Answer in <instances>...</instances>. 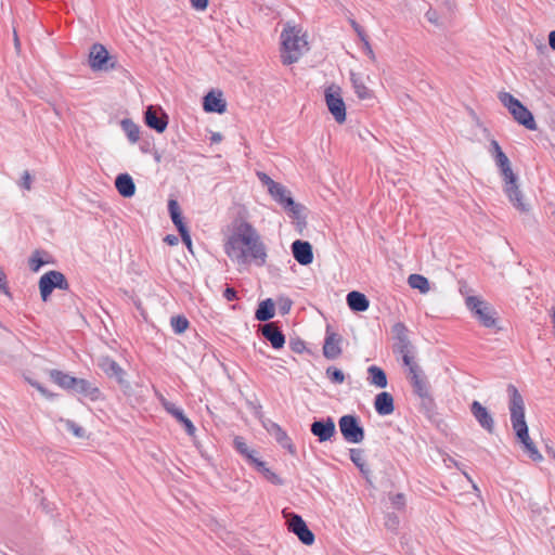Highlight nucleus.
<instances>
[{
    "mask_svg": "<svg viewBox=\"0 0 555 555\" xmlns=\"http://www.w3.org/2000/svg\"><path fill=\"white\" fill-rule=\"evenodd\" d=\"M159 402L167 413L180 422L185 415L181 408L168 401L163 395H158Z\"/></svg>",
    "mask_w": 555,
    "mask_h": 555,
    "instance_id": "nucleus-35",
    "label": "nucleus"
},
{
    "mask_svg": "<svg viewBox=\"0 0 555 555\" xmlns=\"http://www.w3.org/2000/svg\"><path fill=\"white\" fill-rule=\"evenodd\" d=\"M258 179L261 181L263 185L268 188V192H270L273 189V185H276L279 182H275L272 180L267 173L264 172H257Z\"/></svg>",
    "mask_w": 555,
    "mask_h": 555,
    "instance_id": "nucleus-46",
    "label": "nucleus"
},
{
    "mask_svg": "<svg viewBox=\"0 0 555 555\" xmlns=\"http://www.w3.org/2000/svg\"><path fill=\"white\" fill-rule=\"evenodd\" d=\"M281 59L283 64L291 65L299 60L302 52L308 50V42L301 30L296 27H286L281 34Z\"/></svg>",
    "mask_w": 555,
    "mask_h": 555,
    "instance_id": "nucleus-3",
    "label": "nucleus"
},
{
    "mask_svg": "<svg viewBox=\"0 0 555 555\" xmlns=\"http://www.w3.org/2000/svg\"><path fill=\"white\" fill-rule=\"evenodd\" d=\"M291 349L297 353H301L305 350V344L301 340H291Z\"/></svg>",
    "mask_w": 555,
    "mask_h": 555,
    "instance_id": "nucleus-57",
    "label": "nucleus"
},
{
    "mask_svg": "<svg viewBox=\"0 0 555 555\" xmlns=\"http://www.w3.org/2000/svg\"><path fill=\"white\" fill-rule=\"evenodd\" d=\"M256 415L261 422L263 428L268 431L270 436H272L275 439V441L282 448L287 449L289 452H294L291 438L279 424L271 421L270 418L264 417L260 411L256 412Z\"/></svg>",
    "mask_w": 555,
    "mask_h": 555,
    "instance_id": "nucleus-14",
    "label": "nucleus"
},
{
    "mask_svg": "<svg viewBox=\"0 0 555 555\" xmlns=\"http://www.w3.org/2000/svg\"><path fill=\"white\" fill-rule=\"evenodd\" d=\"M343 336L327 324L322 347L324 358L330 361L338 359L343 353Z\"/></svg>",
    "mask_w": 555,
    "mask_h": 555,
    "instance_id": "nucleus-12",
    "label": "nucleus"
},
{
    "mask_svg": "<svg viewBox=\"0 0 555 555\" xmlns=\"http://www.w3.org/2000/svg\"><path fill=\"white\" fill-rule=\"evenodd\" d=\"M168 210L172 222L182 220L180 207L176 199H170L168 202Z\"/></svg>",
    "mask_w": 555,
    "mask_h": 555,
    "instance_id": "nucleus-40",
    "label": "nucleus"
},
{
    "mask_svg": "<svg viewBox=\"0 0 555 555\" xmlns=\"http://www.w3.org/2000/svg\"><path fill=\"white\" fill-rule=\"evenodd\" d=\"M408 332H409L408 327L402 322H397L392 326V333L395 335L397 343L410 341L409 337H408Z\"/></svg>",
    "mask_w": 555,
    "mask_h": 555,
    "instance_id": "nucleus-38",
    "label": "nucleus"
},
{
    "mask_svg": "<svg viewBox=\"0 0 555 555\" xmlns=\"http://www.w3.org/2000/svg\"><path fill=\"white\" fill-rule=\"evenodd\" d=\"M179 423H181L183 425V427L189 436L195 435L196 428L189 417L184 416Z\"/></svg>",
    "mask_w": 555,
    "mask_h": 555,
    "instance_id": "nucleus-49",
    "label": "nucleus"
},
{
    "mask_svg": "<svg viewBox=\"0 0 555 555\" xmlns=\"http://www.w3.org/2000/svg\"><path fill=\"white\" fill-rule=\"evenodd\" d=\"M258 179L261 181L263 185L268 188V192H270L273 189V185H276L279 182H275L272 180L267 173L264 172H257Z\"/></svg>",
    "mask_w": 555,
    "mask_h": 555,
    "instance_id": "nucleus-45",
    "label": "nucleus"
},
{
    "mask_svg": "<svg viewBox=\"0 0 555 555\" xmlns=\"http://www.w3.org/2000/svg\"><path fill=\"white\" fill-rule=\"evenodd\" d=\"M350 25L353 28V30L357 33V35L361 41H363L364 39L367 38V35L364 31V29L354 20H350Z\"/></svg>",
    "mask_w": 555,
    "mask_h": 555,
    "instance_id": "nucleus-53",
    "label": "nucleus"
},
{
    "mask_svg": "<svg viewBox=\"0 0 555 555\" xmlns=\"http://www.w3.org/2000/svg\"><path fill=\"white\" fill-rule=\"evenodd\" d=\"M504 179V191L511 203L520 211H527L528 207L522 202V194L517 184V176L513 172L511 164L499 168Z\"/></svg>",
    "mask_w": 555,
    "mask_h": 555,
    "instance_id": "nucleus-5",
    "label": "nucleus"
},
{
    "mask_svg": "<svg viewBox=\"0 0 555 555\" xmlns=\"http://www.w3.org/2000/svg\"><path fill=\"white\" fill-rule=\"evenodd\" d=\"M181 236V240L182 242L185 244V246L188 247V249L190 251H192V240H191V235H190V232H184L182 234H180Z\"/></svg>",
    "mask_w": 555,
    "mask_h": 555,
    "instance_id": "nucleus-60",
    "label": "nucleus"
},
{
    "mask_svg": "<svg viewBox=\"0 0 555 555\" xmlns=\"http://www.w3.org/2000/svg\"><path fill=\"white\" fill-rule=\"evenodd\" d=\"M343 438L349 443H361L364 440V428L358 416L352 414L343 415L338 421Z\"/></svg>",
    "mask_w": 555,
    "mask_h": 555,
    "instance_id": "nucleus-7",
    "label": "nucleus"
},
{
    "mask_svg": "<svg viewBox=\"0 0 555 555\" xmlns=\"http://www.w3.org/2000/svg\"><path fill=\"white\" fill-rule=\"evenodd\" d=\"M408 283L410 287L418 289L422 294H426L430 289L429 281L421 274H411L408 279Z\"/></svg>",
    "mask_w": 555,
    "mask_h": 555,
    "instance_id": "nucleus-34",
    "label": "nucleus"
},
{
    "mask_svg": "<svg viewBox=\"0 0 555 555\" xmlns=\"http://www.w3.org/2000/svg\"><path fill=\"white\" fill-rule=\"evenodd\" d=\"M326 377L333 383V384H343L345 382V374L341 370L335 367V366H328L326 369Z\"/></svg>",
    "mask_w": 555,
    "mask_h": 555,
    "instance_id": "nucleus-39",
    "label": "nucleus"
},
{
    "mask_svg": "<svg viewBox=\"0 0 555 555\" xmlns=\"http://www.w3.org/2000/svg\"><path fill=\"white\" fill-rule=\"evenodd\" d=\"M262 336L270 341L272 348L280 349L285 344V335L276 322H269L260 327Z\"/></svg>",
    "mask_w": 555,
    "mask_h": 555,
    "instance_id": "nucleus-19",
    "label": "nucleus"
},
{
    "mask_svg": "<svg viewBox=\"0 0 555 555\" xmlns=\"http://www.w3.org/2000/svg\"><path fill=\"white\" fill-rule=\"evenodd\" d=\"M411 348L412 347H411V343L410 341L396 343V345H395V352L399 353V354H401V357H403V354L412 353Z\"/></svg>",
    "mask_w": 555,
    "mask_h": 555,
    "instance_id": "nucleus-44",
    "label": "nucleus"
},
{
    "mask_svg": "<svg viewBox=\"0 0 555 555\" xmlns=\"http://www.w3.org/2000/svg\"><path fill=\"white\" fill-rule=\"evenodd\" d=\"M408 379L413 388V392L422 400V404L427 409H431L434 400L430 395L429 383L423 370H412V373L408 374Z\"/></svg>",
    "mask_w": 555,
    "mask_h": 555,
    "instance_id": "nucleus-10",
    "label": "nucleus"
},
{
    "mask_svg": "<svg viewBox=\"0 0 555 555\" xmlns=\"http://www.w3.org/2000/svg\"><path fill=\"white\" fill-rule=\"evenodd\" d=\"M335 433L336 427L332 417L314 421V436L318 437L320 442L330 440Z\"/></svg>",
    "mask_w": 555,
    "mask_h": 555,
    "instance_id": "nucleus-23",
    "label": "nucleus"
},
{
    "mask_svg": "<svg viewBox=\"0 0 555 555\" xmlns=\"http://www.w3.org/2000/svg\"><path fill=\"white\" fill-rule=\"evenodd\" d=\"M120 126L130 143L134 144L139 141L140 127L133 120L125 118L120 121Z\"/></svg>",
    "mask_w": 555,
    "mask_h": 555,
    "instance_id": "nucleus-33",
    "label": "nucleus"
},
{
    "mask_svg": "<svg viewBox=\"0 0 555 555\" xmlns=\"http://www.w3.org/2000/svg\"><path fill=\"white\" fill-rule=\"evenodd\" d=\"M363 43V50L365 52V54L372 60V61H375V53L371 47V43L369 41V38L364 39L362 41Z\"/></svg>",
    "mask_w": 555,
    "mask_h": 555,
    "instance_id": "nucleus-56",
    "label": "nucleus"
},
{
    "mask_svg": "<svg viewBox=\"0 0 555 555\" xmlns=\"http://www.w3.org/2000/svg\"><path fill=\"white\" fill-rule=\"evenodd\" d=\"M191 5L196 10H205L208 5V0H190Z\"/></svg>",
    "mask_w": 555,
    "mask_h": 555,
    "instance_id": "nucleus-58",
    "label": "nucleus"
},
{
    "mask_svg": "<svg viewBox=\"0 0 555 555\" xmlns=\"http://www.w3.org/2000/svg\"><path fill=\"white\" fill-rule=\"evenodd\" d=\"M0 292L4 295L11 297L10 289L7 284V275L5 273L0 269Z\"/></svg>",
    "mask_w": 555,
    "mask_h": 555,
    "instance_id": "nucleus-52",
    "label": "nucleus"
},
{
    "mask_svg": "<svg viewBox=\"0 0 555 555\" xmlns=\"http://www.w3.org/2000/svg\"><path fill=\"white\" fill-rule=\"evenodd\" d=\"M66 427L69 431H72L76 437L78 438H83L85 437V429L79 426L78 424H76L75 422L73 421H67L66 422Z\"/></svg>",
    "mask_w": 555,
    "mask_h": 555,
    "instance_id": "nucleus-43",
    "label": "nucleus"
},
{
    "mask_svg": "<svg viewBox=\"0 0 555 555\" xmlns=\"http://www.w3.org/2000/svg\"><path fill=\"white\" fill-rule=\"evenodd\" d=\"M37 390L46 398L53 399L54 393L50 392L46 387H43L41 384L37 386Z\"/></svg>",
    "mask_w": 555,
    "mask_h": 555,
    "instance_id": "nucleus-61",
    "label": "nucleus"
},
{
    "mask_svg": "<svg viewBox=\"0 0 555 555\" xmlns=\"http://www.w3.org/2000/svg\"><path fill=\"white\" fill-rule=\"evenodd\" d=\"M223 297L228 300V301H234L237 299V293L236 291L233 288V287H225V289L223 291Z\"/></svg>",
    "mask_w": 555,
    "mask_h": 555,
    "instance_id": "nucleus-55",
    "label": "nucleus"
},
{
    "mask_svg": "<svg viewBox=\"0 0 555 555\" xmlns=\"http://www.w3.org/2000/svg\"><path fill=\"white\" fill-rule=\"evenodd\" d=\"M46 261L40 257V251L36 250L29 258V267L34 272H37Z\"/></svg>",
    "mask_w": 555,
    "mask_h": 555,
    "instance_id": "nucleus-41",
    "label": "nucleus"
},
{
    "mask_svg": "<svg viewBox=\"0 0 555 555\" xmlns=\"http://www.w3.org/2000/svg\"><path fill=\"white\" fill-rule=\"evenodd\" d=\"M115 186L124 197H131L135 192V185L128 173H120L116 177Z\"/></svg>",
    "mask_w": 555,
    "mask_h": 555,
    "instance_id": "nucleus-27",
    "label": "nucleus"
},
{
    "mask_svg": "<svg viewBox=\"0 0 555 555\" xmlns=\"http://www.w3.org/2000/svg\"><path fill=\"white\" fill-rule=\"evenodd\" d=\"M499 99L519 125L529 130L537 129L532 113L518 99L508 92H501Z\"/></svg>",
    "mask_w": 555,
    "mask_h": 555,
    "instance_id": "nucleus-4",
    "label": "nucleus"
},
{
    "mask_svg": "<svg viewBox=\"0 0 555 555\" xmlns=\"http://www.w3.org/2000/svg\"><path fill=\"white\" fill-rule=\"evenodd\" d=\"M292 253L294 258L300 264H309L312 262V246L309 242L297 240L292 244Z\"/></svg>",
    "mask_w": 555,
    "mask_h": 555,
    "instance_id": "nucleus-22",
    "label": "nucleus"
},
{
    "mask_svg": "<svg viewBox=\"0 0 555 555\" xmlns=\"http://www.w3.org/2000/svg\"><path fill=\"white\" fill-rule=\"evenodd\" d=\"M489 152L491 153L492 157L495 158V156H498V153L499 152H503L500 144L498 143V141L495 140H492L490 142V150Z\"/></svg>",
    "mask_w": 555,
    "mask_h": 555,
    "instance_id": "nucleus-59",
    "label": "nucleus"
},
{
    "mask_svg": "<svg viewBox=\"0 0 555 555\" xmlns=\"http://www.w3.org/2000/svg\"><path fill=\"white\" fill-rule=\"evenodd\" d=\"M203 107L207 113L223 114L227 111V103L220 91H210L204 96Z\"/></svg>",
    "mask_w": 555,
    "mask_h": 555,
    "instance_id": "nucleus-21",
    "label": "nucleus"
},
{
    "mask_svg": "<svg viewBox=\"0 0 555 555\" xmlns=\"http://www.w3.org/2000/svg\"><path fill=\"white\" fill-rule=\"evenodd\" d=\"M427 21L431 24H435L437 26L440 25L439 23V15L436 10L429 9L425 14Z\"/></svg>",
    "mask_w": 555,
    "mask_h": 555,
    "instance_id": "nucleus-54",
    "label": "nucleus"
},
{
    "mask_svg": "<svg viewBox=\"0 0 555 555\" xmlns=\"http://www.w3.org/2000/svg\"><path fill=\"white\" fill-rule=\"evenodd\" d=\"M274 317V302L271 298L261 301L255 312V318L258 321H269Z\"/></svg>",
    "mask_w": 555,
    "mask_h": 555,
    "instance_id": "nucleus-32",
    "label": "nucleus"
},
{
    "mask_svg": "<svg viewBox=\"0 0 555 555\" xmlns=\"http://www.w3.org/2000/svg\"><path fill=\"white\" fill-rule=\"evenodd\" d=\"M72 392L93 402L102 399L103 397L101 389L95 384L85 378L77 379V384H75Z\"/></svg>",
    "mask_w": 555,
    "mask_h": 555,
    "instance_id": "nucleus-18",
    "label": "nucleus"
},
{
    "mask_svg": "<svg viewBox=\"0 0 555 555\" xmlns=\"http://www.w3.org/2000/svg\"><path fill=\"white\" fill-rule=\"evenodd\" d=\"M292 301L288 298H280L278 300V308L282 315L287 314L291 310Z\"/></svg>",
    "mask_w": 555,
    "mask_h": 555,
    "instance_id": "nucleus-47",
    "label": "nucleus"
},
{
    "mask_svg": "<svg viewBox=\"0 0 555 555\" xmlns=\"http://www.w3.org/2000/svg\"><path fill=\"white\" fill-rule=\"evenodd\" d=\"M269 194L285 209L289 217L296 220L301 218V206L294 202L291 191L283 184L273 185Z\"/></svg>",
    "mask_w": 555,
    "mask_h": 555,
    "instance_id": "nucleus-11",
    "label": "nucleus"
},
{
    "mask_svg": "<svg viewBox=\"0 0 555 555\" xmlns=\"http://www.w3.org/2000/svg\"><path fill=\"white\" fill-rule=\"evenodd\" d=\"M350 460L359 468L366 481L371 482V469L365 463L364 451L362 449H350Z\"/></svg>",
    "mask_w": 555,
    "mask_h": 555,
    "instance_id": "nucleus-28",
    "label": "nucleus"
},
{
    "mask_svg": "<svg viewBox=\"0 0 555 555\" xmlns=\"http://www.w3.org/2000/svg\"><path fill=\"white\" fill-rule=\"evenodd\" d=\"M50 378L53 383L60 386L62 389L73 391L75 384H77V377H74L60 370H51L49 372Z\"/></svg>",
    "mask_w": 555,
    "mask_h": 555,
    "instance_id": "nucleus-25",
    "label": "nucleus"
},
{
    "mask_svg": "<svg viewBox=\"0 0 555 555\" xmlns=\"http://www.w3.org/2000/svg\"><path fill=\"white\" fill-rule=\"evenodd\" d=\"M493 159L499 168L504 167V166L507 167V165L511 164L508 157L505 155L504 152H499L498 156H495V158H493Z\"/></svg>",
    "mask_w": 555,
    "mask_h": 555,
    "instance_id": "nucleus-51",
    "label": "nucleus"
},
{
    "mask_svg": "<svg viewBox=\"0 0 555 555\" xmlns=\"http://www.w3.org/2000/svg\"><path fill=\"white\" fill-rule=\"evenodd\" d=\"M350 80H351L352 87L354 89V93L357 94V96L359 99H361V100L372 99L373 92L365 86V83L360 75H358L356 73H350Z\"/></svg>",
    "mask_w": 555,
    "mask_h": 555,
    "instance_id": "nucleus-29",
    "label": "nucleus"
},
{
    "mask_svg": "<svg viewBox=\"0 0 555 555\" xmlns=\"http://www.w3.org/2000/svg\"><path fill=\"white\" fill-rule=\"evenodd\" d=\"M170 324L176 334H182L189 327V321L183 315H175L170 319Z\"/></svg>",
    "mask_w": 555,
    "mask_h": 555,
    "instance_id": "nucleus-37",
    "label": "nucleus"
},
{
    "mask_svg": "<svg viewBox=\"0 0 555 555\" xmlns=\"http://www.w3.org/2000/svg\"><path fill=\"white\" fill-rule=\"evenodd\" d=\"M403 364L408 367L409 372L408 374L412 373V370L416 369L420 370L421 366L414 361V357L412 353L410 354H403L402 357Z\"/></svg>",
    "mask_w": 555,
    "mask_h": 555,
    "instance_id": "nucleus-42",
    "label": "nucleus"
},
{
    "mask_svg": "<svg viewBox=\"0 0 555 555\" xmlns=\"http://www.w3.org/2000/svg\"><path fill=\"white\" fill-rule=\"evenodd\" d=\"M470 413L478 424L489 434L494 431V420L491 413L479 401L475 400L470 404Z\"/></svg>",
    "mask_w": 555,
    "mask_h": 555,
    "instance_id": "nucleus-17",
    "label": "nucleus"
},
{
    "mask_svg": "<svg viewBox=\"0 0 555 555\" xmlns=\"http://www.w3.org/2000/svg\"><path fill=\"white\" fill-rule=\"evenodd\" d=\"M369 382L378 388H385L387 386V375L383 369L376 365H371L367 369Z\"/></svg>",
    "mask_w": 555,
    "mask_h": 555,
    "instance_id": "nucleus-31",
    "label": "nucleus"
},
{
    "mask_svg": "<svg viewBox=\"0 0 555 555\" xmlns=\"http://www.w3.org/2000/svg\"><path fill=\"white\" fill-rule=\"evenodd\" d=\"M233 448L237 453L246 459V461L251 465L256 462L257 457L255 456V450L250 449L245 439L242 436H235L233 439Z\"/></svg>",
    "mask_w": 555,
    "mask_h": 555,
    "instance_id": "nucleus-30",
    "label": "nucleus"
},
{
    "mask_svg": "<svg viewBox=\"0 0 555 555\" xmlns=\"http://www.w3.org/2000/svg\"><path fill=\"white\" fill-rule=\"evenodd\" d=\"M508 393V410L511 414L512 427L517 440L522 444L525 453L534 462L542 461V455L531 440L528 431V425L525 420V402L517 387L509 384L506 389Z\"/></svg>",
    "mask_w": 555,
    "mask_h": 555,
    "instance_id": "nucleus-2",
    "label": "nucleus"
},
{
    "mask_svg": "<svg viewBox=\"0 0 555 555\" xmlns=\"http://www.w3.org/2000/svg\"><path fill=\"white\" fill-rule=\"evenodd\" d=\"M173 224L176 225V228H177V230H178L179 234H182V233H184V232H188V231H189V230H188V228H186V225H185V223L183 222V220L176 221V222H173Z\"/></svg>",
    "mask_w": 555,
    "mask_h": 555,
    "instance_id": "nucleus-62",
    "label": "nucleus"
},
{
    "mask_svg": "<svg viewBox=\"0 0 555 555\" xmlns=\"http://www.w3.org/2000/svg\"><path fill=\"white\" fill-rule=\"evenodd\" d=\"M224 251L238 264L254 261L257 266H263L267 258L264 244L248 222H242L236 227L224 245Z\"/></svg>",
    "mask_w": 555,
    "mask_h": 555,
    "instance_id": "nucleus-1",
    "label": "nucleus"
},
{
    "mask_svg": "<svg viewBox=\"0 0 555 555\" xmlns=\"http://www.w3.org/2000/svg\"><path fill=\"white\" fill-rule=\"evenodd\" d=\"M144 121L147 127L162 133L167 128L168 116L160 107L150 105L144 113Z\"/></svg>",
    "mask_w": 555,
    "mask_h": 555,
    "instance_id": "nucleus-16",
    "label": "nucleus"
},
{
    "mask_svg": "<svg viewBox=\"0 0 555 555\" xmlns=\"http://www.w3.org/2000/svg\"><path fill=\"white\" fill-rule=\"evenodd\" d=\"M251 465H254V467L259 473H261L270 482L274 485L281 483V479L279 478V476L275 473H273L270 468H268L264 462L257 459L256 462H254Z\"/></svg>",
    "mask_w": 555,
    "mask_h": 555,
    "instance_id": "nucleus-36",
    "label": "nucleus"
},
{
    "mask_svg": "<svg viewBox=\"0 0 555 555\" xmlns=\"http://www.w3.org/2000/svg\"><path fill=\"white\" fill-rule=\"evenodd\" d=\"M548 44L553 50H555V30L548 34Z\"/></svg>",
    "mask_w": 555,
    "mask_h": 555,
    "instance_id": "nucleus-64",
    "label": "nucleus"
},
{
    "mask_svg": "<svg viewBox=\"0 0 555 555\" xmlns=\"http://www.w3.org/2000/svg\"><path fill=\"white\" fill-rule=\"evenodd\" d=\"M346 300L350 310L354 312H364L369 309L370 306V301L366 296L357 291L348 293Z\"/></svg>",
    "mask_w": 555,
    "mask_h": 555,
    "instance_id": "nucleus-26",
    "label": "nucleus"
},
{
    "mask_svg": "<svg viewBox=\"0 0 555 555\" xmlns=\"http://www.w3.org/2000/svg\"><path fill=\"white\" fill-rule=\"evenodd\" d=\"M391 504L393 507L401 509L405 505L404 495L402 493H396L390 496Z\"/></svg>",
    "mask_w": 555,
    "mask_h": 555,
    "instance_id": "nucleus-48",
    "label": "nucleus"
},
{
    "mask_svg": "<svg viewBox=\"0 0 555 555\" xmlns=\"http://www.w3.org/2000/svg\"><path fill=\"white\" fill-rule=\"evenodd\" d=\"M98 366L107 375V377L115 378L120 384L124 382V369L111 357H100L98 359Z\"/></svg>",
    "mask_w": 555,
    "mask_h": 555,
    "instance_id": "nucleus-20",
    "label": "nucleus"
},
{
    "mask_svg": "<svg viewBox=\"0 0 555 555\" xmlns=\"http://www.w3.org/2000/svg\"><path fill=\"white\" fill-rule=\"evenodd\" d=\"M55 288L67 291L69 288V283L62 272L51 270L44 273L39 280L41 299L43 301H48Z\"/></svg>",
    "mask_w": 555,
    "mask_h": 555,
    "instance_id": "nucleus-8",
    "label": "nucleus"
},
{
    "mask_svg": "<svg viewBox=\"0 0 555 555\" xmlns=\"http://www.w3.org/2000/svg\"><path fill=\"white\" fill-rule=\"evenodd\" d=\"M109 55L104 46L94 43L89 54V65L92 70H107L114 68L115 64L108 65Z\"/></svg>",
    "mask_w": 555,
    "mask_h": 555,
    "instance_id": "nucleus-15",
    "label": "nucleus"
},
{
    "mask_svg": "<svg viewBox=\"0 0 555 555\" xmlns=\"http://www.w3.org/2000/svg\"><path fill=\"white\" fill-rule=\"evenodd\" d=\"M374 408L379 415L385 416L391 414L395 410L393 397L387 391L376 395Z\"/></svg>",
    "mask_w": 555,
    "mask_h": 555,
    "instance_id": "nucleus-24",
    "label": "nucleus"
},
{
    "mask_svg": "<svg viewBox=\"0 0 555 555\" xmlns=\"http://www.w3.org/2000/svg\"><path fill=\"white\" fill-rule=\"evenodd\" d=\"M164 241L169 245H176L178 243V237L175 235H167Z\"/></svg>",
    "mask_w": 555,
    "mask_h": 555,
    "instance_id": "nucleus-63",
    "label": "nucleus"
},
{
    "mask_svg": "<svg viewBox=\"0 0 555 555\" xmlns=\"http://www.w3.org/2000/svg\"><path fill=\"white\" fill-rule=\"evenodd\" d=\"M283 515L286 518L287 529L296 534L298 539L306 545L312 544V531L307 527L302 518L295 514L288 513L285 509Z\"/></svg>",
    "mask_w": 555,
    "mask_h": 555,
    "instance_id": "nucleus-13",
    "label": "nucleus"
},
{
    "mask_svg": "<svg viewBox=\"0 0 555 555\" xmlns=\"http://www.w3.org/2000/svg\"><path fill=\"white\" fill-rule=\"evenodd\" d=\"M466 306L485 327L495 326L496 312L487 302L476 296H468L466 298Z\"/></svg>",
    "mask_w": 555,
    "mask_h": 555,
    "instance_id": "nucleus-9",
    "label": "nucleus"
},
{
    "mask_svg": "<svg viewBox=\"0 0 555 555\" xmlns=\"http://www.w3.org/2000/svg\"><path fill=\"white\" fill-rule=\"evenodd\" d=\"M324 99L328 112L337 124L346 121V104L341 96V89L336 85L328 86L324 91Z\"/></svg>",
    "mask_w": 555,
    "mask_h": 555,
    "instance_id": "nucleus-6",
    "label": "nucleus"
},
{
    "mask_svg": "<svg viewBox=\"0 0 555 555\" xmlns=\"http://www.w3.org/2000/svg\"><path fill=\"white\" fill-rule=\"evenodd\" d=\"M31 181H33L31 176H30L29 171L26 170L23 172V176L20 181V186L29 191L31 189Z\"/></svg>",
    "mask_w": 555,
    "mask_h": 555,
    "instance_id": "nucleus-50",
    "label": "nucleus"
}]
</instances>
